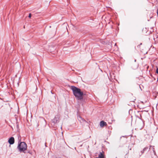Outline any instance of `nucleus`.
Masks as SVG:
<instances>
[{"instance_id": "1", "label": "nucleus", "mask_w": 158, "mask_h": 158, "mask_svg": "<svg viewBox=\"0 0 158 158\" xmlns=\"http://www.w3.org/2000/svg\"><path fill=\"white\" fill-rule=\"evenodd\" d=\"M71 89L76 98L78 100H81L83 98V93L81 89L74 86H72Z\"/></svg>"}, {"instance_id": "2", "label": "nucleus", "mask_w": 158, "mask_h": 158, "mask_svg": "<svg viewBox=\"0 0 158 158\" xmlns=\"http://www.w3.org/2000/svg\"><path fill=\"white\" fill-rule=\"evenodd\" d=\"M18 148L20 152H23L27 149L26 144L24 142H21L19 144Z\"/></svg>"}, {"instance_id": "3", "label": "nucleus", "mask_w": 158, "mask_h": 158, "mask_svg": "<svg viewBox=\"0 0 158 158\" xmlns=\"http://www.w3.org/2000/svg\"><path fill=\"white\" fill-rule=\"evenodd\" d=\"M96 158H105L104 152H100L98 155V157Z\"/></svg>"}, {"instance_id": "4", "label": "nucleus", "mask_w": 158, "mask_h": 158, "mask_svg": "<svg viewBox=\"0 0 158 158\" xmlns=\"http://www.w3.org/2000/svg\"><path fill=\"white\" fill-rule=\"evenodd\" d=\"M14 138L13 137L10 138L8 141L9 143L10 144H13L14 143Z\"/></svg>"}, {"instance_id": "5", "label": "nucleus", "mask_w": 158, "mask_h": 158, "mask_svg": "<svg viewBox=\"0 0 158 158\" xmlns=\"http://www.w3.org/2000/svg\"><path fill=\"white\" fill-rule=\"evenodd\" d=\"M60 118V116L59 115H56L53 120V121L54 123H57L59 122Z\"/></svg>"}, {"instance_id": "6", "label": "nucleus", "mask_w": 158, "mask_h": 158, "mask_svg": "<svg viewBox=\"0 0 158 158\" xmlns=\"http://www.w3.org/2000/svg\"><path fill=\"white\" fill-rule=\"evenodd\" d=\"M100 125L101 127H103L104 126H106L107 123L103 121H102L100 123Z\"/></svg>"}, {"instance_id": "7", "label": "nucleus", "mask_w": 158, "mask_h": 158, "mask_svg": "<svg viewBox=\"0 0 158 158\" xmlns=\"http://www.w3.org/2000/svg\"><path fill=\"white\" fill-rule=\"evenodd\" d=\"M142 45V43H140L139 45H138L137 46V48L138 50H140L141 51V46Z\"/></svg>"}, {"instance_id": "8", "label": "nucleus", "mask_w": 158, "mask_h": 158, "mask_svg": "<svg viewBox=\"0 0 158 158\" xmlns=\"http://www.w3.org/2000/svg\"><path fill=\"white\" fill-rule=\"evenodd\" d=\"M31 13H30L29 14V18H31Z\"/></svg>"}]
</instances>
